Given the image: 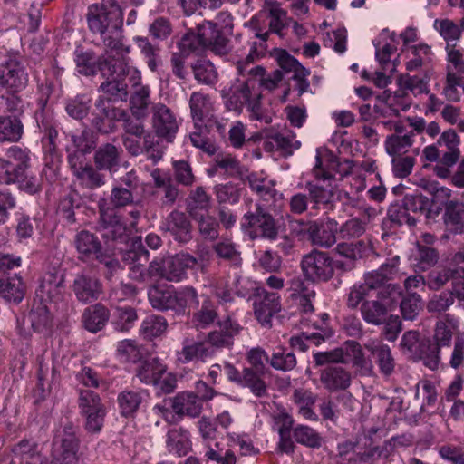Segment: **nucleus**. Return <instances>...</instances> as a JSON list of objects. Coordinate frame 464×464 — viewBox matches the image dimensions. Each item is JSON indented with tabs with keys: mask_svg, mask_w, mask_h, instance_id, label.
Here are the masks:
<instances>
[{
	"mask_svg": "<svg viewBox=\"0 0 464 464\" xmlns=\"http://www.w3.org/2000/svg\"><path fill=\"white\" fill-rule=\"evenodd\" d=\"M87 21L90 30L101 35L121 30L123 13L116 0H102L100 5L88 8Z\"/></svg>",
	"mask_w": 464,
	"mask_h": 464,
	"instance_id": "obj_1",
	"label": "nucleus"
},
{
	"mask_svg": "<svg viewBox=\"0 0 464 464\" xmlns=\"http://www.w3.org/2000/svg\"><path fill=\"white\" fill-rule=\"evenodd\" d=\"M218 27V23L208 21L198 28V34L188 33L183 35L179 43L181 53L188 54L203 47H210L219 53L225 52L227 39Z\"/></svg>",
	"mask_w": 464,
	"mask_h": 464,
	"instance_id": "obj_2",
	"label": "nucleus"
},
{
	"mask_svg": "<svg viewBox=\"0 0 464 464\" xmlns=\"http://www.w3.org/2000/svg\"><path fill=\"white\" fill-rule=\"evenodd\" d=\"M95 111L97 116L92 120L93 125L100 131L103 130V119L123 121V130L125 135L135 136L136 138L144 137L145 133L144 125L141 121L142 119H132L129 117L124 110L116 109L111 106L104 100H97L95 103Z\"/></svg>",
	"mask_w": 464,
	"mask_h": 464,
	"instance_id": "obj_3",
	"label": "nucleus"
},
{
	"mask_svg": "<svg viewBox=\"0 0 464 464\" xmlns=\"http://www.w3.org/2000/svg\"><path fill=\"white\" fill-rule=\"evenodd\" d=\"M77 428L72 422H64L59 429L53 441L52 457L56 464H75L77 460L78 439Z\"/></svg>",
	"mask_w": 464,
	"mask_h": 464,
	"instance_id": "obj_4",
	"label": "nucleus"
},
{
	"mask_svg": "<svg viewBox=\"0 0 464 464\" xmlns=\"http://www.w3.org/2000/svg\"><path fill=\"white\" fill-rule=\"evenodd\" d=\"M351 358L354 366L365 372L371 370V363L365 359L360 343L355 341H347L340 348L314 354V362L318 366L327 363H347Z\"/></svg>",
	"mask_w": 464,
	"mask_h": 464,
	"instance_id": "obj_5",
	"label": "nucleus"
},
{
	"mask_svg": "<svg viewBox=\"0 0 464 464\" xmlns=\"http://www.w3.org/2000/svg\"><path fill=\"white\" fill-rule=\"evenodd\" d=\"M401 347L414 359L423 361L425 366L435 370L440 364L439 348L430 339H420L419 333L409 331L401 341Z\"/></svg>",
	"mask_w": 464,
	"mask_h": 464,
	"instance_id": "obj_6",
	"label": "nucleus"
},
{
	"mask_svg": "<svg viewBox=\"0 0 464 464\" xmlns=\"http://www.w3.org/2000/svg\"><path fill=\"white\" fill-rule=\"evenodd\" d=\"M241 228L252 238L260 236L269 240H276L279 227L264 207L256 204L255 211H247L241 219Z\"/></svg>",
	"mask_w": 464,
	"mask_h": 464,
	"instance_id": "obj_7",
	"label": "nucleus"
},
{
	"mask_svg": "<svg viewBox=\"0 0 464 464\" xmlns=\"http://www.w3.org/2000/svg\"><path fill=\"white\" fill-rule=\"evenodd\" d=\"M214 287L218 298L223 302H230L235 295L242 298L254 296L260 285L250 278L243 277L238 273H235L227 278L218 279Z\"/></svg>",
	"mask_w": 464,
	"mask_h": 464,
	"instance_id": "obj_8",
	"label": "nucleus"
},
{
	"mask_svg": "<svg viewBox=\"0 0 464 464\" xmlns=\"http://www.w3.org/2000/svg\"><path fill=\"white\" fill-rule=\"evenodd\" d=\"M336 264L325 252L313 250L304 256L301 268L304 276L312 282H326L334 274Z\"/></svg>",
	"mask_w": 464,
	"mask_h": 464,
	"instance_id": "obj_9",
	"label": "nucleus"
},
{
	"mask_svg": "<svg viewBox=\"0 0 464 464\" xmlns=\"http://www.w3.org/2000/svg\"><path fill=\"white\" fill-rule=\"evenodd\" d=\"M7 160L0 158V181L11 184L21 178L23 173L30 170V150L18 146H12L6 152Z\"/></svg>",
	"mask_w": 464,
	"mask_h": 464,
	"instance_id": "obj_10",
	"label": "nucleus"
},
{
	"mask_svg": "<svg viewBox=\"0 0 464 464\" xmlns=\"http://www.w3.org/2000/svg\"><path fill=\"white\" fill-rule=\"evenodd\" d=\"M189 108L194 125L216 127L219 134L225 133L226 124L215 115L214 105L208 95L199 92H193L189 99Z\"/></svg>",
	"mask_w": 464,
	"mask_h": 464,
	"instance_id": "obj_11",
	"label": "nucleus"
},
{
	"mask_svg": "<svg viewBox=\"0 0 464 464\" xmlns=\"http://www.w3.org/2000/svg\"><path fill=\"white\" fill-rule=\"evenodd\" d=\"M197 264L196 257L186 253L158 259L160 266L158 277L179 282L186 276L187 270L195 267Z\"/></svg>",
	"mask_w": 464,
	"mask_h": 464,
	"instance_id": "obj_12",
	"label": "nucleus"
},
{
	"mask_svg": "<svg viewBox=\"0 0 464 464\" xmlns=\"http://www.w3.org/2000/svg\"><path fill=\"white\" fill-rule=\"evenodd\" d=\"M149 259V252L143 247L139 251L130 250L124 255V261L130 265V276L133 280L147 282L154 277H158L160 266L158 259H154L145 267L144 263Z\"/></svg>",
	"mask_w": 464,
	"mask_h": 464,
	"instance_id": "obj_13",
	"label": "nucleus"
},
{
	"mask_svg": "<svg viewBox=\"0 0 464 464\" xmlns=\"http://www.w3.org/2000/svg\"><path fill=\"white\" fill-rule=\"evenodd\" d=\"M254 139H264L263 148L269 152L281 150L286 154H292L301 146L300 141L296 140L295 136L289 130L280 132L275 130H263Z\"/></svg>",
	"mask_w": 464,
	"mask_h": 464,
	"instance_id": "obj_14",
	"label": "nucleus"
},
{
	"mask_svg": "<svg viewBox=\"0 0 464 464\" xmlns=\"http://www.w3.org/2000/svg\"><path fill=\"white\" fill-rule=\"evenodd\" d=\"M152 127L159 137L171 141L178 131L179 125L175 114L163 103H156L151 108Z\"/></svg>",
	"mask_w": 464,
	"mask_h": 464,
	"instance_id": "obj_15",
	"label": "nucleus"
},
{
	"mask_svg": "<svg viewBox=\"0 0 464 464\" xmlns=\"http://www.w3.org/2000/svg\"><path fill=\"white\" fill-rule=\"evenodd\" d=\"M99 72L107 79L114 78L121 80L124 76L131 74L130 82L133 85L137 84L136 80H140V72L130 65L129 59L126 58V55L107 59L100 58Z\"/></svg>",
	"mask_w": 464,
	"mask_h": 464,
	"instance_id": "obj_16",
	"label": "nucleus"
},
{
	"mask_svg": "<svg viewBox=\"0 0 464 464\" xmlns=\"http://www.w3.org/2000/svg\"><path fill=\"white\" fill-rule=\"evenodd\" d=\"M254 310L256 319L262 324H269L273 315L281 310L280 296L260 286L254 295Z\"/></svg>",
	"mask_w": 464,
	"mask_h": 464,
	"instance_id": "obj_17",
	"label": "nucleus"
},
{
	"mask_svg": "<svg viewBox=\"0 0 464 464\" xmlns=\"http://www.w3.org/2000/svg\"><path fill=\"white\" fill-rule=\"evenodd\" d=\"M28 75L24 67L16 60L10 59L0 64V86L17 92L27 85Z\"/></svg>",
	"mask_w": 464,
	"mask_h": 464,
	"instance_id": "obj_18",
	"label": "nucleus"
},
{
	"mask_svg": "<svg viewBox=\"0 0 464 464\" xmlns=\"http://www.w3.org/2000/svg\"><path fill=\"white\" fill-rule=\"evenodd\" d=\"M161 229L169 232L175 240L181 243L188 242L192 237L191 223L182 211H171L162 222Z\"/></svg>",
	"mask_w": 464,
	"mask_h": 464,
	"instance_id": "obj_19",
	"label": "nucleus"
},
{
	"mask_svg": "<svg viewBox=\"0 0 464 464\" xmlns=\"http://www.w3.org/2000/svg\"><path fill=\"white\" fill-rule=\"evenodd\" d=\"M326 157L328 164L324 166L323 157L320 156L317 150L316 162L313 169L314 175L317 179L328 180L334 177V172L346 176L352 171L353 161L344 160L343 162H339L333 155L327 154Z\"/></svg>",
	"mask_w": 464,
	"mask_h": 464,
	"instance_id": "obj_20",
	"label": "nucleus"
},
{
	"mask_svg": "<svg viewBox=\"0 0 464 464\" xmlns=\"http://www.w3.org/2000/svg\"><path fill=\"white\" fill-rule=\"evenodd\" d=\"M320 382L330 392L345 391L351 385V373L341 366H327L320 372Z\"/></svg>",
	"mask_w": 464,
	"mask_h": 464,
	"instance_id": "obj_21",
	"label": "nucleus"
},
{
	"mask_svg": "<svg viewBox=\"0 0 464 464\" xmlns=\"http://www.w3.org/2000/svg\"><path fill=\"white\" fill-rule=\"evenodd\" d=\"M169 406L178 416L179 421L184 416L198 417L202 410L200 399L193 392L179 393L169 400Z\"/></svg>",
	"mask_w": 464,
	"mask_h": 464,
	"instance_id": "obj_22",
	"label": "nucleus"
},
{
	"mask_svg": "<svg viewBox=\"0 0 464 464\" xmlns=\"http://www.w3.org/2000/svg\"><path fill=\"white\" fill-rule=\"evenodd\" d=\"M73 291L79 301L93 302L101 296L102 285L100 280L88 275H78L73 282Z\"/></svg>",
	"mask_w": 464,
	"mask_h": 464,
	"instance_id": "obj_23",
	"label": "nucleus"
},
{
	"mask_svg": "<svg viewBox=\"0 0 464 464\" xmlns=\"http://www.w3.org/2000/svg\"><path fill=\"white\" fill-rule=\"evenodd\" d=\"M364 281L376 292L379 299H386V296H389L392 302H399L401 296V288L396 285L386 284L385 276L379 269L367 273Z\"/></svg>",
	"mask_w": 464,
	"mask_h": 464,
	"instance_id": "obj_24",
	"label": "nucleus"
},
{
	"mask_svg": "<svg viewBox=\"0 0 464 464\" xmlns=\"http://www.w3.org/2000/svg\"><path fill=\"white\" fill-rule=\"evenodd\" d=\"M253 61L251 54L246 58V62H238L237 70L239 74L245 76L248 74L252 79L261 77V85L267 90H274L278 86V83L283 80V73L280 70H276L266 77L264 76L265 70L261 66H249V63Z\"/></svg>",
	"mask_w": 464,
	"mask_h": 464,
	"instance_id": "obj_25",
	"label": "nucleus"
},
{
	"mask_svg": "<svg viewBox=\"0 0 464 464\" xmlns=\"http://www.w3.org/2000/svg\"><path fill=\"white\" fill-rule=\"evenodd\" d=\"M364 347L375 358V362L382 374L389 376L393 372L395 361L387 344L377 340H370L364 344Z\"/></svg>",
	"mask_w": 464,
	"mask_h": 464,
	"instance_id": "obj_26",
	"label": "nucleus"
},
{
	"mask_svg": "<svg viewBox=\"0 0 464 464\" xmlns=\"http://www.w3.org/2000/svg\"><path fill=\"white\" fill-rule=\"evenodd\" d=\"M401 53L405 59L407 71L419 70L424 64L430 63L433 55L430 46L426 44L402 47Z\"/></svg>",
	"mask_w": 464,
	"mask_h": 464,
	"instance_id": "obj_27",
	"label": "nucleus"
},
{
	"mask_svg": "<svg viewBox=\"0 0 464 464\" xmlns=\"http://www.w3.org/2000/svg\"><path fill=\"white\" fill-rule=\"evenodd\" d=\"M381 301H368L362 304L361 311L363 319L372 324L380 325L385 322L387 311L398 302H392L389 296Z\"/></svg>",
	"mask_w": 464,
	"mask_h": 464,
	"instance_id": "obj_28",
	"label": "nucleus"
},
{
	"mask_svg": "<svg viewBox=\"0 0 464 464\" xmlns=\"http://www.w3.org/2000/svg\"><path fill=\"white\" fill-rule=\"evenodd\" d=\"M336 227L333 222L326 224H318L310 222L307 227V233L313 245L329 248L336 242Z\"/></svg>",
	"mask_w": 464,
	"mask_h": 464,
	"instance_id": "obj_29",
	"label": "nucleus"
},
{
	"mask_svg": "<svg viewBox=\"0 0 464 464\" xmlns=\"http://www.w3.org/2000/svg\"><path fill=\"white\" fill-rule=\"evenodd\" d=\"M367 249L366 244L362 240L340 243L336 246V253L346 258L345 262H337L336 267L349 271L354 267V261L362 258Z\"/></svg>",
	"mask_w": 464,
	"mask_h": 464,
	"instance_id": "obj_30",
	"label": "nucleus"
},
{
	"mask_svg": "<svg viewBox=\"0 0 464 464\" xmlns=\"http://www.w3.org/2000/svg\"><path fill=\"white\" fill-rule=\"evenodd\" d=\"M166 370V366L159 359L150 358L140 362L136 370V376L145 384L159 385Z\"/></svg>",
	"mask_w": 464,
	"mask_h": 464,
	"instance_id": "obj_31",
	"label": "nucleus"
},
{
	"mask_svg": "<svg viewBox=\"0 0 464 464\" xmlns=\"http://www.w3.org/2000/svg\"><path fill=\"white\" fill-rule=\"evenodd\" d=\"M219 330L208 334V343L216 348L230 347L233 344V337L238 333L239 326L229 318L218 323Z\"/></svg>",
	"mask_w": 464,
	"mask_h": 464,
	"instance_id": "obj_32",
	"label": "nucleus"
},
{
	"mask_svg": "<svg viewBox=\"0 0 464 464\" xmlns=\"http://www.w3.org/2000/svg\"><path fill=\"white\" fill-rule=\"evenodd\" d=\"M74 244L81 259H98V256L102 254L101 242L89 231L82 230L76 234Z\"/></svg>",
	"mask_w": 464,
	"mask_h": 464,
	"instance_id": "obj_33",
	"label": "nucleus"
},
{
	"mask_svg": "<svg viewBox=\"0 0 464 464\" xmlns=\"http://www.w3.org/2000/svg\"><path fill=\"white\" fill-rule=\"evenodd\" d=\"M210 206L211 196L201 186L192 189L186 199V209L194 219H198L203 212H208Z\"/></svg>",
	"mask_w": 464,
	"mask_h": 464,
	"instance_id": "obj_34",
	"label": "nucleus"
},
{
	"mask_svg": "<svg viewBox=\"0 0 464 464\" xmlns=\"http://www.w3.org/2000/svg\"><path fill=\"white\" fill-rule=\"evenodd\" d=\"M253 79L250 76L245 81H237L231 87V96L226 102L227 107L230 111H240L241 108L253 97Z\"/></svg>",
	"mask_w": 464,
	"mask_h": 464,
	"instance_id": "obj_35",
	"label": "nucleus"
},
{
	"mask_svg": "<svg viewBox=\"0 0 464 464\" xmlns=\"http://www.w3.org/2000/svg\"><path fill=\"white\" fill-rule=\"evenodd\" d=\"M149 393L147 391L125 390L118 395V403L121 413L123 416H132L140 408L141 403L146 401Z\"/></svg>",
	"mask_w": 464,
	"mask_h": 464,
	"instance_id": "obj_36",
	"label": "nucleus"
},
{
	"mask_svg": "<svg viewBox=\"0 0 464 464\" xmlns=\"http://www.w3.org/2000/svg\"><path fill=\"white\" fill-rule=\"evenodd\" d=\"M52 315L49 307L43 302L34 303L25 322L37 333H46L52 327Z\"/></svg>",
	"mask_w": 464,
	"mask_h": 464,
	"instance_id": "obj_37",
	"label": "nucleus"
},
{
	"mask_svg": "<svg viewBox=\"0 0 464 464\" xmlns=\"http://www.w3.org/2000/svg\"><path fill=\"white\" fill-rule=\"evenodd\" d=\"M167 449L179 457L187 455L191 450L189 433L183 428L171 429L167 433Z\"/></svg>",
	"mask_w": 464,
	"mask_h": 464,
	"instance_id": "obj_38",
	"label": "nucleus"
},
{
	"mask_svg": "<svg viewBox=\"0 0 464 464\" xmlns=\"http://www.w3.org/2000/svg\"><path fill=\"white\" fill-rule=\"evenodd\" d=\"M148 296L153 308L160 311L173 310L177 313V296L173 289L154 286L150 289Z\"/></svg>",
	"mask_w": 464,
	"mask_h": 464,
	"instance_id": "obj_39",
	"label": "nucleus"
},
{
	"mask_svg": "<svg viewBox=\"0 0 464 464\" xmlns=\"http://www.w3.org/2000/svg\"><path fill=\"white\" fill-rule=\"evenodd\" d=\"M212 355V352L202 342L186 338L182 343V349L177 353V360L181 363H188L193 360L204 361Z\"/></svg>",
	"mask_w": 464,
	"mask_h": 464,
	"instance_id": "obj_40",
	"label": "nucleus"
},
{
	"mask_svg": "<svg viewBox=\"0 0 464 464\" xmlns=\"http://www.w3.org/2000/svg\"><path fill=\"white\" fill-rule=\"evenodd\" d=\"M413 130L408 133H394L387 136L384 146L386 152L391 157L406 154L414 142Z\"/></svg>",
	"mask_w": 464,
	"mask_h": 464,
	"instance_id": "obj_41",
	"label": "nucleus"
},
{
	"mask_svg": "<svg viewBox=\"0 0 464 464\" xmlns=\"http://www.w3.org/2000/svg\"><path fill=\"white\" fill-rule=\"evenodd\" d=\"M108 319L109 312L101 304L88 307L82 314L84 327L92 333H96L102 330L106 324Z\"/></svg>",
	"mask_w": 464,
	"mask_h": 464,
	"instance_id": "obj_42",
	"label": "nucleus"
},
{
	"mask_svg": "<svg viewBox=\"0 0 464 464\" xmlns=\"http://www.w3.org/2000/svg\"><path fill=\"white\" fill-rule=\"evenodd\" d=\"M24 285L20 276L0 279V296L8 302L20 303L24 295Z\"/></svg>",
	"mask_w": 464,
	"mask_h": 464,
	"instance_id": "obj_43",
	"label": "nucleus"
},
{
	"mask_svg": "<svg viewBox=\"0 0 464 464\" xmlns=\"http://www.w3.org/2000/svg\"><path fill=\"white\" fill-rule=\"evenodd\" d=\"M133 85L135 90L130 97V109L132 114L139 119H145L148 114L150 101V89L148 86L140 85V81Z\"/></svg>",
	"mask_w": 464,
	"mask_h": 464,
	"instance_id": "obj_44",
	"label": "nucleus"
},
{
	"mask_svg": "<svg viewBox=\"0 0 464 464\" xmlns=\"http://www.w3.org/2000/svg\"><path fill=\"white\" fill-rule=\"evenodd\" d=\"M133 41L146 60L150 70L156 72L162 63L160 54V49L157 45L152 44L147 37L136 36Z\"/></svg>",
	"mask_w": 464,
	"mask_h": 464,
	"instance_id": "obj_45",
	"label": "nucleus"
},
{
	"mask_svg": "<svg viewBox=\"0 0 464 464\" xmlns=\"http://www.w3.org/2000/svg\"><path fill=\"white\" fill-rule=\"evenodd\" d=\"M399 438L393 437L382 446L372 447L357 455V459L365 464H373L380 459H387L391 456L394 447L401 443Z\"/></svg>",
	"mask_w": 464,
	"mask_h": 464,
	"instance_id": "obj_46",
	"label": "nucleus"
},
{
	"mask_svg": "<svg viewBox=\"0 0 464 464\" xmlns=\"http://www.w3.org/2000/svg\"><path fill=\"white\" fill-rule=\"evenodd\" d=\"M250 188L265 201L276 200L282 198L275 188V182L266 179H259L256 175L251 174L248 177Z\"/></svg>",
	"mask_w": 464,
	"mask_h": 464,
	"instance_id": "obj_47",
	"label": "nucleus"
},
{
	"mask_svg": "<svg viewBox=\"0 0 464 464\" xmlns=\"http://www.w3.org/2000/svg\"><path fill=\"white\" fill-rule=\"evenodd\" d=\"M24 132L20 120L14 117H0V142L18 141Z\"/></svg>",
	"mask_w": 464,
	"mask_h": 464,
	"instance_id": "obj_48",
	"label": "nucleus"
},
{
	"mask_svg": "<svg viewBox=\"0 0 464 464\" xmlns=\"http://www.w3.org/2000/svg\"><path fill=\"white\" fill-rule=\"evenodd\" d=\"M264 373L265 372H258L252 368L245 367L243 369V379L240 386L249 388L251 392L256 397L266 395L267 387L262 379Z\"/></svg>",
	"mask_w": 464,
	"mask_h": 464,
	"instance_id": "obj_49",
	"label": "nucleus"
},
{
	"mask_svg": "<svg viewBox=\"0 0 464 464\" xmlns=\"http://www.w3.org/2000/svg\"><path fill=\"white\" fill-rule=\"evenodd\" d=\"M168 327L167 320L160 315L147 316L140 327V334L144 339L151 340L162 335Z\"/></svg>",
	"mask_w": 464,
	"mask_h": 464,
	"instance_id": "obj_50",
	"label": "nucleus"
},
{
	"mask_svg": "<svg viewBox=\"0 0 464 464\" xmlns=\"http://www.w3.org/2000/svg\"><path fill=\"white\" fill-rule=\"evenodd\" d=\"M293 400L298 406L299 412L308 420H315L316 414L313 411V406L316 401V395L304 389H297L293 393Z\"/></svg>",
	"mask_w": 464,
	"mask_h": 464,
	"instance_id": "obj_51",
	"label": "nucleus"
},
{
	"mask_svg": "<svg viewBox=\"0 0 464 464\" xmlns=\"http://www.w3.org/2000/svg\"><path fill=\"white\" fill-rule=\"evenodd\" d=\"M218 319V312L215 304L208 299H205L201 307L193 314L192 324L198 328H207Z\"/></svg>",
	"mask_w": 464,
	"mask_h": 464,
	"instance_id": "obj_52",
	"label": "nucleus"
},
{
	"mask_svg": "<svg viewBox=\"0 0 464 464\" xmlns=\"http://www.w3.org/2000/svg\"><path fill=\"white\" fill-rule=\"evenodd\" d=\"M194 127L195 130H193L188 137L191 144L209 155H214L218 148L216 144L208 139V132L215 127H205V125H194Z\"/></svg>",
	"mask_w": 464,
	"mask_h": 464,
	"instance_id": "obj_53",
	"label": "nucleus"
},
{
	"mask_svg": "<svg viewBox=\"0 0 464 464\" xmlns=\"http://www.w3.org/2000/svg\"><path fill=\"white\" fill-rule=\"evenodd\" d=\"M74 177L81 186L90 189L100 188L105 184V176L88 164L78 169Z\"/></svg>",
	"mask_w": 464,
	"mask_h": 464,
	"instance_id": "obj_54",
	"label": "nucleus"
},
{
	"mask_svg": "<svg viewBox=\"0 0 464 464\" xmlns=\"http://www.w3.org/2000/svg\"><path fill=\"white\" fill-rule=\"evenodd\" d=\"M103 39V44L108 58L127 55L130 53V47L125 46L121 42V30L116 32H108L101 35Z\"/></svg>",
	"mask_w": 464,
	"mask_h": 464,
	"instance_id": "obj_55",
	"label": "nucleus"
},
{
	"mask_svg": "<svg viewBox=\"0 0 464 464\" xmlns=\"http://www.w3.org/2000/svg\"><path fill=\"white\" fill-rule=\"evenodd\" d=\"M460 269L439 268L430 271L427 277V285L430 290H439L449 281L453 284L454 278L458 277Z\"/></svg>",
	"mask_w": 464,
	"mask_h": 464,
	"instance_id": "obj_56",
	"label": "nucleus"
},
{
	"mask_svg": "<svg viewBox=\"0 0 464 464\" xmlns=\"http://www.w3.org/2000/svg\"><path fill=\"white\" fill-rule=\"evenodd\" d=\"M137 318L134 308L130 306H117L113 313L112 323L118 331L127 332L133 326Z\"/></svg>",
	"mask_w": 464,
	"mask_h": 464,
	"instance_id": "obj_57",
	"label": "nucleus"
},
{
	"mask_svg": "<svg viewBox=\"0 0 464 464\" xmlns=\"http://www.w3.org/2000/svg\"><path fill=\"white\" fill-rule=\"evenodd\" d=\"M293 436L297 443L309 448L317 449L322 445L323 440L320 434L305 425L296 426L293 430Z\"/></svg>",
	"mask_w": 464,
	"mask_h": 464,
	"instance_id": "obj_58",
	"label": "nucleus"
},
{
	"mask_svg": "<svg viewBox=\"0 0 464 464\" xmlns=\"http://www.w3.org/2000/svg\"><path fill=\"white\" fill-rule=\"evenodd\" d=\"M266 12L268 13L269 18V30L271 32L281 34L283 28L285 25L286 13L284 11L280 5L275 1L266 2Z\"/></svg>",
	"mask_w": 464,
	"mask_h": 464,
	"instance_id": "obj_59",
	"label": "nucleus"
},
{
	"mask_svg": "<svg viewBox=\"0 0 464 464\" xmlns=\"http://www.w3.org/2000/svg\"><path fill=\"white\" fill-rule=\"evenodd\" d=\"M120 150L112 144L101 147L95 153V163L100 169H110L118 162Z\"/></svg>",
	"mask_w": 464,
	"mask_h": 464,
	"instance_id": "obj_60",
	"label": "nucleus"
},
{
	"mask_svg": "<svg viewBox=\"0 0 464 464\" xmlns=\"http://www.w3.org/2000/svg\"><path fill=\"white\" fill-rule=\"evenodd\" d=\"M433 26L447 42V44H450V42H457L460 38L461 28L450 19H436Z\"/></svg>",
	"mask_w": 464,
	"mask_h": 464,
	"instance_id": "obj_61",
	"label": "nucleus"
},
{
	"mask_svg": "<svg viewBox=\"0 0 464 464\" xmlns=\"http://www.w3.org/2000/svg\"><path fill=\"white\" fill-rule=\"evenodd\" d=\"M78 404L82 415L105 408L100 396L90 390H80Z\"/></svg>",
	"mask_w": 464,
	"mask_h": 464,
	"instance_id": "obj_62",
	"label": "nucleus"
},
{
	"mask_svg": "<svg viewBox=\"0 0 464 464\" xmlns=\"http://www.w3.org/2000/svg\"><path fill=\"white\" fill-rule=\"evenodd\" d=\"M117 356L124 362H137L142 356L141 348L135 341L126 339L118 343Z\"/></svg>",
	"mask_w": 464,
	"mask_h": 464,
	"instance_id": "obj_63",
	"label": "nucleus"
},
{
	"mask_svg": "<svg viewBox=\"0 0 464 464\" xmlns=\"http://www.w3.org/2000/svg\"><path fill=\"white\" fill-rule=\"evenodd\" d=\"M308 190V198L311 203L312 209H318L323 205H326L330 202L333 193L330 189L324 188L316 184L308 182L306 184Z\"/></svg>",
	"mask_w": 464,
	"mask_h": 464,
	"instance_id": "obj_64",
	"label": "nucleus"
}]
</instances>
